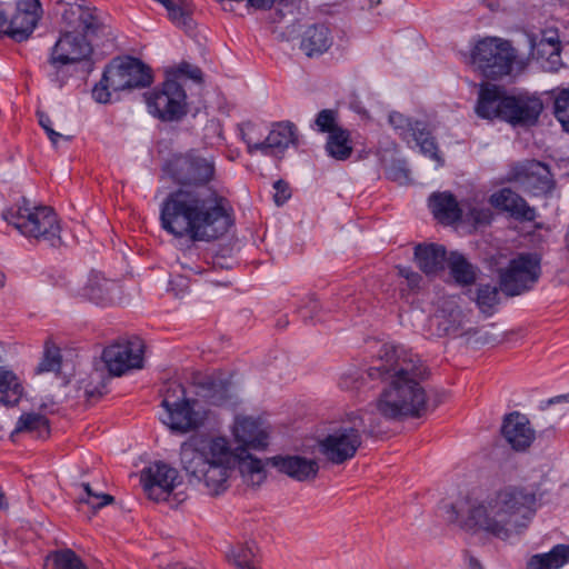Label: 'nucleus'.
<instances>
[{
	"mask_svg": "<svg viewBox=\"0 0 569 569\" xmlns=\"http://www.w3.org/2000/svg\"><path fill=\"white\" fill-rule=\"evenodd\" d=\"M388 121L395 133L409 148H418L423 156L437 161L438 166H443L445 160L440 154L437 139L426 121L407 117L398 111H391Z\"/></svg>",
	"mask_w": 569,
	"mask_h": 569,
	"instance_id": "f8f14e48",
	"label": "nucleus"
},
{
	"mask_svg": "<svg viewBox=\"0 0 569 569\" xmlns=\"http://www.w3.org/2000/svg\"><path fill=\"white\" fill-rule=\"evenodd\" d=\"M499 289L490 283L480 284L477 289V305L482 311L493 308L499 302Z\"/></svg>",
	"mask_w": 569,
	"mask_h": 569,
	"instance_id": "a19ab883",
	"label": "nucleus"
},
{
	"mask_svg": "<svg viewBox=\"0 0 569 569\" xmlns=\"http://www.w3.org/2000/svg\"><path fill=\"white\" fill-rule=\"evenodd\" d=\"M144 98L149 112L162 121H178L188 113L187 93L176 80L167 79Z\"/></svg>",
	"mask_w": 569,
	"mask_h": 569,
	"instance_id": "ddd939ff",
	"label": "nucleus"
},
{
	"mask_svg": "<svg viewBox=\"0 0 569 569\" xmlns=\"http://www.w3.org/2000/svg\"><path fill=\"white\" fill-rule=\"evenodd\" d=\"M8 22V13L0 9V36H6V23Z\"/></svg>",
	"mask_w": 569,
	"mask_h": 569,
	"instance_id": "13d9d810",
	"label": "nucleus"
},
{
	"mask_svg": "<svg viewBox=\"0 0 569 569\" xmlns=\"http://www.w3.org/2000/svg\"><path fill=\"white\" fill-rule=\"evenodd\" d=\"M8 224L14 227L26 238L44 241L50 247L61 244V227L56 211L48 206H31L24 197L1 213Z\"/></svg>",
	"mask_w": 569,
	"mask_h": 569,
	"instance_id": "423d86ee",
	"label": "nucleus"
},
{
	"mask_svg": "<svg viewBox=\"0 0 569 569\" xmlns=\"http://www.w3.org/2000/svg\"><path fill=\"white\" fill-rule=\"evenodd\" d=\"M490 204L499 211L507 212L519 222H532L538 217L535 207L510 188H501L489 197Z\"/></svg>",
	"mask_w": 569,
	"mask_h": 569,
	"instance_id": "412c9836",
	"label": "nucleus"
},
{
	"mask_svg": "<svg viewBox=\"0 0 569 569\" xmlns=\"http://www.w3.org/2000/svg\"><path fill=\"white\" fill-rule=\"evenodd\" d=\"M181 267L186 270L188 269L189 271H191L194 274H202L203 272H208V270H206V269H201L199 267L193 268L184 262H181Z\"/></svg>",
	"mask_w": 569,
	"mask_h": 569,
	"instance_id": "052dcab7",
	"label": "nucleus"
},
{
	"mask_svg": "<svg viewBox=\"0 0 569 569\" xmlns=\"http://www.w3.org/2000/svg\"><path fill=\"white\" fill-rule=\"evenodd\" d=\"M561 402H569V393L559 395V396L548 399L545 402H541V409H546L552 405H557V403H561Z\"/></svg>",
	"mask_w": 569,
	"mask_h": 569,
	"instance_id": "6e6d98bb",
	"label": "nucleus"
},
{
	"mask_svg": "<svg viewBox=\"0 0 569 569\" xmlns=\"http://www.w3.org/2000/svg\"><path fill=\"white\" fill-rule=\"evenodd\" d=\"M325 150L330 158L337 161L348 160L353 152L351 132L343 127L337 129L327 136Z\"/></svg>",
	"mask_w": 569,
	"mask_h": 569,
	"instance_id": "7c9ffc66",
	"label": "nucleus"
},
{
	"mask_svg": "<svg viewBox=\"0 0 569 569\" xmlns=\"http://www.w3.org/2000/svg\"><path fill=\"white\" fill-rule=\"evenodd\" d=\"M114 501V497L108 493H98L89 498H80V502L87 503L93 510L101 509L102 507L110 505Z\"/></svg>",
	"mask_w": 569,
	"mask_h": 569,
	"instance_id": "09e8293b",
	"label": "nucleus"
},
{
	"mask_svg": "<svg viewBox=\"0 0 569 569\" xmlns=\"http://www.w3.org/2000/svg\"><path fill=\"white\" fill-rule=\"evenodd\" d=\"M107 391L106 382L101 381L99 386H92V383H88L84 392L88 398H98L104 395Z\"/></svg>",
	"mask_w": 569,
	"mask_h": 569,
	"instance_id": "5fc2aeb1",
	"label": "nucleus"
},
{
	"mask_svg": "<svg viewBox=\"0 0 569 569\" xmlns=\"http://www.w3.org/2000/svg\"><path fill=\"white\" fill-rule=\"evenodd\" d=\"M561 6H569V0H558Z\"/></svg>",
	"mask_w": 569,
	"mask_h": 569,
	"instance_id": "69168bd1",
	"label": "nucleus"
},
{
	"mask_svg": "<svg viewBox=\"0 0 569 569\" xmlns=\"http://www.w3.org/2000/svg\"><path fill=\"white\" fill-rule=\"evenodd\" d=\"M178 72L187 78L196 81L202 80V71L199 67L192 66L188 62H181L178 67Z\"/></svg>",
	"mask_w": 569,
	"mask_h": 569,
	"instance_id": "864d4df0",
	"label": "nucleus"
},
{
	"mask_svg": "<svg viewBox=\"0 0 569 569\" xmlns=\"http://www.w3.org/2000/svg\"><path fill=\"white\" fill-rule=\"evenodd\" d=\"M501 433L516 451H525L535 440V430L527 416L513 411L508 413L501 426Z\"/></svg>",
	"mask_w": 569,
	"mask_h": 569,
	"instance_id": "4be33fe9",
	"label": "nucleus"
},
{
	"mask_svg": "<svg viewBox=\"0 0 569 569\" xmlns=\"http://www.w3.org/2000/svg\"><path fill=\"white\" fill-rule=\"evenodd\" d=\"M363 419L352 413L347 422L332 430L319 443L321 453L332 463L341 465L355 457L362 443Z\"/></svg>",
	"mask_w": 569,
	"mask_h": 569,
	"instance_id": "9b49d317",
	"label": "nucleus"
},
{
	"mask_svg": "<svg viewBox=\"0 0 569 569\" xmlns=\"http://www.w3.org/2000/svg\"><path fill=\"white\" fill-rule=\"evenodd\" d=\"M537 491L531 486L509 485L488 497L486 502L471 503L465 515L451 506L453 520L466 531H486L497 538L510 536L509 526L518 527V517L530 518L536 512Z\"/></svg>",
	"mask_w": 569,
	"mask_h": 569,
	"instance_id": "20e7f679",
	"label": "nucleus"
},
{
	"mask_svg": "<svg viewBox=\"0 0 569 569\" xmlns=\"http://www.w3.org/2000/svg\"><path fill=\"white\" fill-rule=\"evenodd\" d=\"M233 436L239 443L234 450L223 437L192 436L180 447V461L190 478L202 482L211 495L227 490L232 469L238 466L243 477L260 485L266 472L262 461L249 449L264 450L268 433L259 419L238 417Z\"/></svg>",
	"mask_w": 569,
	"mask_h": 569,
	"instance_id": "f257e3e1",
	"label": "nucleus"
},
{
	"mask_svg": "<svg viewBox=\"0 0 569 569\" xmlns=\"http://www.w3.org/2000/svg\"><path fill=\"white\" fill-rule=\"evenodd\" d=\"M37 117L39 124L47 132L50 128H52V121L50 117L43 111H37Z\"/></svg>",
	"mask_w": 569,
	"mask_h": 569,
	"instance_id": "4d7b16f0",
	"label": "nucleus"
},
{
	"mask_svg": "<svg viewBox=\"0 0 569 569\" xmlns=\"http://www.w3.org/2000/svg\"><path fill=\"white\" fill-rule=\"evenodd\" d=\"M273 189L276 190L273 199L277 206H282L291 197L289 184L282 179L273 183Z\"/></svg>",
	"mask_w": 569,
	"mask_h": 569,
	"instance_id": "8fccbe9b",
	"label": "nucleus"
},
{
	"mask_svg": "<svg viewBox=\"0 0 569 569\" xmlns=\"http://www.w3.org/2000/svg\"><path fill=\"white\" fill-rule=\"evenodd\" d=\"M370 380L388 381L376 402L387 420L420 418L427 410V392L422 382L429 377L428 366L411 350L400 345L383 343L379 365L365 372Z\"/></svg>",
	"mask_w": 569,
	"mask_h": 569,
	"instance_id": "f03ea898",
	"label": "nucleus"
},
{
	"mask_svg": "<svg viewBox=\"0 0 569 569\" xmlns=\"http://www.w3.org/2000/svg\"><path fill=\"white\" fill-rule=\"evenodd\" d=\"M267 465L297 481L313 479L319 471V466L313 459L301 456H273L267 459Z\"/></svg>",
	"mask_w": 569,
	"mask_h": 569,
	"instance_id": "5701e85b",
	"label": "nucleus"
},
{
	"mask_svg": "<svg viewBox=\"0 0 569 569\" xmlns=\"http://www.w3.org/2000/svg\"><path fill=\"white\" fill-rule=\"evenodd\" d=\"M118 289L119 286L114 281L106 279L98 272H91L80 293L97 306L108 307L113 305L114 292Z\"/></svg>",
	"mask_w": 569,
	"mask_h": 569,
	"instance_id": "bb28decb",
	"label": "nucleus"
},
{
	"mask_svg": "<svg viewBox=\"0 0 569 569\" xmlns=\"http://www.w3.org/2000/svg\"><path fill=\"white\" fill-rule=\"evenodd\" d=\"M48 138L50 141L56 146L58 141L62 138V134L54 131L53 128H50L47 132Z\"/></svg>",
	"mask_w": 569,
	"mask_h": 569,
	"instance_id": "bf43d9fd",
	"label": "nucleus"
},
{
	"mask_svg": "<svg viewBox=\"0 0 569 569\" xmlns=\"http://www.w3.org/2000/svg\"><path fill=\"white\" fill-rule=\"evenodd\" d=\"M169 19L179 27H190L191 16L189 10L181 3L174 2L168 10Z\"/></svg>",
	"mask_w": 569,
	"mask_h": 569,
	"instance_id": "a18cd8bd",
	"label": "nucleus"
},
{
	"mask_svg": "<svg viewBox=\"0 0 569 569\" xmlns=\"http://www.w3.org/2000/svg\"><path fill=\"white\" fill-rule=\"evenodd\" d=\"M163 172L179 187L189 189L213 188L216 177L212 158L203 157L199 150L172 154L162 167Z\"/></svg>",
	"mask_w": 569,
	"mask_h": 569,
	"instance_id": "6e6552de",
	"label": "nucleus"
},
{
	"mask_svg": "<svg viewBox=\"0 0 569 569\" xmlns=\"http://www.w3.org/2000/svg\"><path fill=\"white\" fill-rule=\"evenodd\" d=\"M429 208L433 217L443 224H455L462 219L463 211L450 191L433 192L429 197Z\"/></svg>",
	"mask_w": 569,
	"mask_h": 569,
	"instance_id": "cd10ccee",
	"label": "nucleus"
},
{
	"mask_svg": "<svg viewBox=\"0 0 569 569\" xmlns=\"http://www.w3.org/2000/svg\"><path fill=\"white\" fill-rule=\"evenodd\" d=\"M388 178L395 181H405L409 177V170L405 162L392 163L387 170Z\"/></svg>",
	"mask_w": 569,
	"mask_h": 569,
	"instance_id": "3c124183",
	"label": "nucleus"
},
{
	"mask_svg": "<svg viewBox=\"0 0 569 569\" xmlns=\"http://www.w3.org/2000/svg\"><path fill=\"white\" fill-rule=\"evenodd\" d=\"M8 507H9V505L6 499V493L2 490V488L0 487V510H7Z\"/></svg>",
	"mask_w": 569,
	"mask_h": 569,
	"instance_id": "e2e57ef3",
	"label": "nucleus"
},
{
	"mask_svg": "<svg viewBox=\"0 0 569 569\" xmlns=\"http://www.w3.org/2000/svg\"><path fill=\"white\" fill-rule=\"evenodd\" d=\"M3 286V274L0 273V287Z\"/></svg>",
	"mask_w": 569,
	"mask_h": 569,
	"instance_id": "338daca9",
	"label": "nucleus"
},
{
	"mask_svg": "<svg viewBox=\"0 0 569 569\" xmlns=\"http://www.w3.org/2000/svg\"><path fill=\"white\" fill-rule=\"evenodd\" d=\"M8 13L6 37L22 42L32 34L41 17L39 0H18L13 7L4 9Z\"/></svg>",
	"mask_w": 569,
	"mask_h": 569,
	"instance_id": "f3484780",
	"label": "nucleus"
},
{
	"mask_svg": "<svg viewBox=\"0 0 569 569\" xmlns=\"http://www.w3.org/2000/svg\"><path fill=\"white\" fill-rule=\"evenodd\" d=\"M333 43V36L326 23H313L301 36L300 49L309 58L327 52Z\"/></svg>",
	"mask_w": 569,
	"mask_h": 569,
	"instance_id": "a878e982",
	"label": "nucleus"
},
{
	"mask_svg": "<svg viewBox=\"0 0 569 569\" xmlns=\"http://www.w3.org/2000/svg\"><path fill=\"white\" fill-rule=\"evenodd\" d=\"M92 40L89 37L64 30L54 46L51 48L53 61L60 63L86 62L88 70L92 68L91 56L93 53Z\"/></svg>",
	"mask_w": 569,
	"mask_h": 569,
	"instance_id": "6ab92c4d",
	"label": "nucleus"
},
{
	"mask_svg": "<svg viewBox=\"0 0 569 569\" xmlns=\"http://www.w3.org/2000/svg\"><path fill=\"white\" fill-rule=\"evenodd\" d=\"M72 63H60L53 61V54L50 53V57L47 62V67L49 68L47 71V76L49 80L57 86L59 89L63 88V86L68 82L71 77V72L69 67Z\"/></svg>",
	"mask_w": 569,
	"mask_h": 569,
	"instance_id": "58836bf2",
	"label": "nucleus"
},
{
	"mask_svg": "<svg viewBox=\"0 0 569 569\" xmlns=\"http://www.w3.org/2000/svg\"><path fill=\"white\" fill-rule=\"evenodd\" d=\"M152 70L139 58L126 56L116 58L106 66L102 77L92 89V98L99 103L111 101V91L118 92L150 87Z\"/></svg>",
	"mask_w": 569,
	"mask_h": 569,
	"instance_id": "0eeeda50",
	"label": "nucleus"
},
{
	"mask_svg": "<svg viewBox=\"0 0 569 569\" xmlns=\"http://www.w3.org/2000/svg\"><path fill=\"white\" fill-rule=\"evenodd\" d=\"M438 329L446 336H459L462 329L460 311L450 312L449 318H443L441 321H439Z\"/></svg>",
	"mask_w": 569,
	"mask_h": 569,
	"instance_id": "c03bdc74",
	"label": "nucleus"
},
{
	"mask_svg": "<svg viewBox=\"0 0 569 569\" xmlns=\"http://www.w3.org/2000/svg\"><path fill=\"white\" fill-rule=\"evenodd\" d=\"M413 259L426 276H436L446 268L447 250L438 243H418L415 247Z\"/></svg>",
	"mask_w": 569,
	"mask_h": 569,
	"instance_id": "b1692460",
	"label": "nucleus"
},
{
	"mask_svg": "<svg viewBox=\"0 0 569 569\" xmlns=\"http://www.w3.org/2000/svg\"><path fill=\"white\" fill-rule=\"evenodd\" d=\"M194 400L186 397V390L182 385L170 386L161 401L166 409V423L172 431L186 433L198 429L203 423V419L194 410Z\"/></svg>",
	"mask_w": 569,
	"mask_h": 569,
	"instance_id": "4468645a",
	"label": "nucleus"
},
{
	"mask_svg": "<svg viewBox=\"0 0 569 569\" xmlns=\"http://www.w3.org/2000/svg\"><path fill=\"white\" fill-rule=\"evenodd\" d=\"M16 432H28L39 439H46L50 435V425L46 416L37 412H26L17 421Z\"/></svg>",
	"mask_w": 569,
	"mask_h": 569,
	"instance_id": "473e14b6",
	"label": "nucleus"
},
{
	"mask_svg": "<svg viewBox=\"0 0 569 569\" xmlns=\"http://www.w3.org/2000/svg\"><path fill=\"white\" fill-rule=\"evenodd\" d=\"M144 343L140 338L119 339L107 346L101 359L111 376L120 377L143 367Z\"/></svg>",
	"mask_w": 569,
	"mask_h": 569,
	"instance_id": "2eb2a0df",
	"label": "nucleus"
},
{
	"mask_svg": "<svg viewBox=\"0 0 569 569\" xmlns=\"http://www.w3.org/2000/svg\"><path fill=\"white\" fill-rule=\"evenodd\" d=\"M467 219L475 226H487L491 223L493 214L489 208L472 207L467 213Z\"/></svg>",
	"mask_w": 569,
	"mask_h": 569,
	"instance_id": "de8ad7c7",
	"label": "nucleus"
},
{
	"mask_svg": "<svg viewBox=\"0 0 569 569\" xmlns=\"http://www.w3.org/2000/svg\"><path fill=\"white\" fill-rule=\"evenodd\" d=\"M339 113L335 109H322L320 110L310 124V128L318 133H330L335 132L337 129L341 128L338 123Z\"/></svg>",
	"mask_w": 569,
	"mask_h": 569,
	"instance_id": "e433bc0d",
	"label": "nucleus"
},
{
	"mask_svg": "<svg viewBox=\"0 0 569 569\" xmlns=\"http://www.w3.org/2000/svg\"><path fill=\"white\" fill-rule=\"evenodd\" d=\"M64 30L94 39L104 33L99 10L84 1L66 3L61 13Z\"/></svg>",
	"mask_w": 569,
	"mask_h": 569,
	"instance_id": "dca6fc26",
	"label": "nucleus"
},
{
	"mask_svg": "<svg viewBox=\"0 0 569 569\" xmlns=\"http://www.w3.org/2000/svg\"><path fill=\"white\" fill-rule=\"evenodd\" d=\"M298 146L297 127L291 121H279L272 124L269 134L260 143L266 148L267 156L282 154L289 146Z\"/></svg>",
	"mask_w": 569,
	"mask_h": 569,
	"instance_id": "393cba45",
	"label": "nucleus"
},
{
	"mask_svg": "<svg viewBox=\"0 0 569 569\" xmlns=\"http://www.w3.org/2000/svg\"><path fill=\"white\" fill-rule=\"evenodd\" d=\"M203 397L214 406L224 403L229 398V383L221 379L207 378L202 383Z\"/></svg>",
	"mask_w": 569,
	"mask_h": 569,
	"instance_id": "c9c22d12",
	"label": "nucleus"
},
{
	"mask_svg": "<svg viewBox=\"0 0 569 569\" xmlns=\"http://www.w3.org/2000/svg\"><path fill=\"white\" fill-rule=\"evenodd\" d=\"M241 136L247 144L249 153L260 151L262 154L267 156L266 148L259 146L260 143H263V139H261L260 127L258 124L247 122L244 128L241 130Z\"/></svg>",
	"mask_w": 569,
	"mask_h": 569,
	"instance_id": "ea45409f",
	"label": "nucleus"
},
{
	"mask_svg": "<svg viewBox=\"0 0 569 569\" xmlns=\"http://www.w3.org/2000/svg\"><path fill=\"white\" fill-rule=\"evenodd\" d=\"M82 488H83V491H84V496H82L81 498H89L93 495H98L97 492H94L90 485L89 483H82Z\"/></svg>",
	"mask_w": 569,
	"mask_h": 569,
	"instance_id": "0e129e2a",
	"label": "nucleus"
},
{
	"mask_svg": "<svg viewBox=\"0 0 569 569\" xmlns=\"http://www.w3.org/2000/svg\"><path fill=\"white\" fill-rule=\"evenodd\" d=\"M321 306L316 298H310L308 303L300 308L299 312L305 322L323 321L325 318L320 315Z\"/></svg>",
	"mask_w": 569,
	"mask_h": 569,
	"instance_id": "49530a36",
	"label": "nucleus"
},
{
	"mask_svg": "<svg viewBox=\"0 0 569 569\" xmlns=\"http://www.w3.org/2000/svg\"><path fill=\"white\" fill-rule=\"evenodd\" d=\"M160 226L178 239L212 242L234 224L233 208L216 188L171 190L160 204Z\"/></svg>",
	"mask_w": 569,
	"mask_h": 569,
	"instance_id": "7ed1b4c3",
	"label": "nucleus"
},
{
	"mask_svg": "<svg viewBox=\"0 0 569 569\" xmlns=\"http://www.w3.org/2000/svg\"><path fill=\"white\" fill-rule=\"evenodd\" d=\"M509 180L533 193L548 192L553 187L549 166L538 160H526L509 171Z\"/></svg>",
	"mask_w": 569,
	"mask_h": 569,
	"instance_id": "aec40b11",
	"label": "nucleus"
},
{
	"mask_svg": "<svg viewBox=\"0 0 569 569\" xmlns=\"http://www.w3.org/2000/svg\"><path fill=\"white\" fill-rule=\"evenodd\" d=\"M140 482L150 499L167 500L180 483L179 472L163 461H154L141 471Z\"/></svg>",
	"mask_w": 569,
	"mask_h": 569,
	"instance_id": "a211bd4d",
	"label": "nucleus"
},
{
	"mask_svg": "<svg viewBox=\"0 0 569 569\" xmlns=\"http://www.w3.org/2000/svg\"><path fill=\"white\" fill-rule=\"evenodd\" d=\"M500 290L509 296H520L531 290L541 277V256L520 252L498 270Z\"/></svg>",
	"mask_w": 569,
	"mask_h": 569,
	"instance_id": "9d476101",
	"label": "nucleus"
},
{
	"mask_svg": "<svg viewBox=\"0 0 569 569\" xmlns=\"http://www.w3.org/2000/svg\"><path fill=\"white\" fill-rule=\"evenodd\" d=\"M569 563V545L558 543L550 551L530 557L527 569H560Z\"/></svg>",
	"mask_w": 569,
	"mask_h": 569,
	"instance_id": "c756f323",
	"label": "nucleus"
},
{
	"mask_svg": "<svg viewBox=\"0 0 569 569\" xmlns=\"http://www.w3.org/2000/svg\"><path fill=\"white\" fill-rule=\"evenodd\" d=\"M449 271L455 282L466 287L475 283L476 271L472 264L460 253L452 252L449 258Z\"/></svg>",
	"mask_w": 569,
	"mask_h": 569,
	"instance_id": "72a5a7b5",
	"label": "nucleus"
},
{
	"mask_svg": "<svg viewBox=\"0 0 569 569\" xmlns=\"http://www.w3.org/2000/svg\"><path fill=\"white\" fill-rule=\"evenodd\" d=\"M561 42L557 36L542 37L538 42H531V56L545 60L549 71L557 72L561 66Z\"/></svg>",
	"mask_w": 569,
	"mask_h": 569,
	"instance_id": "c85d7f7f",
	"label": "nucleus"
},
{
	"mask_svg": "<svg viewBox=\"0 0 569 569\" xmlns=\"http://www.w3.org/2000/svg\"><path fill=\"white\" fill-rule=\"evenodd\" d=\"M62 357L60 349L54 346H46L43 356L36 368V373L59 372L61 369Z\"/></svg>",
	"mask_w": 569,
	"mask_h": 569,
	"instance_id": "4c0bfd02",
	"label": "nucleus"
},
{
	"mask_svg": "<svg viewBox=\"0 0 569 569\" xmlns=\"http://www.w3.org/2000/svg\"><path fill=\"white\" fill-rule=\"evenodd\" d=\"M542 110L543 103L539 97L490 82L480 84L475 107L479 118L499 119L512 126H535Z\"/></svg>",
	"mask_w": 569,
	"mask_h": 569,
	"instance_id": "39448f33",
	"label": "nucleus"
},
{
	"mask_svg": "<svg viewBox=\"0 0 569 569\" xmlns=\"http://www.w3.org/2000/svg\"><path fill=\"white\" fill-rule=\"evenodd\" d=\"M365 380L363 373L359 375L358 372L349 373L340 379V387L342 389H360L362 387V381Z\"/></svg>",
	"mask_w": 569,
	"mask_h": 569,
	"instance_id": "603ef678",
	"label": "nucleus"
},
{
	"mask_svg": "<svg viewBox=\"0 0 569 569\" xmlns=\"http://www.w3.org/2000/svg\"><path fill=\"white\" fill-rule=\"evenodd\" d=\"M43 569H89L83 560L70 548L50 551L43 562Z\"/></svg>",
	"mask_w": 569,
	"mask_h": 569,
	"instance_id": "2f4dec72",
	"label": "nucleus"
},
{
	"mask_svg": "<svg viewBox=\"0 0 569 569\" xmlns=\"http://www.w3.org/2000/svg\"><path fill=\"white\" fill-rule=\"evenodd\" d=\"M398 274L406 279L408 289L401 288L400 295L405 297L408 292H416L420 289L422 276L410 267L397 266Z\"/></svg>",
	"mask_w": 569,
	"mask_h": 569,
	"instance_id": "37998d69",
	"label": "nucleus"
},
{
	"mask_svg": "<svg viewBox=\"0 0 569 569\" xmlns=\"http://www.w3.org/2000/svg\"><path fill=\"white\" fill-rule=\"evenodd\" d=\"M555 116L565 131L569 132V89L562 90L555 100Z\"/></svg>",
	"mask_w": 569,
	"mask_h": 569,
	"instance_id": "79ce46f5",
	"label": "nucleus"
},
{
	"mask_svg": "<svg viewBox=\"0 0 569 569\" xmlns=\"http://www.w3.org/2000/svg\"><path fill=\"white\" fill-rule=\"evenodd\" d=\"M481 2L492 11L499 8V0H481Z\"/></svg>",
	"mask_w": 569,
	"mask_h": 569,
	"instance_id": "680f3d73",
	"label": "nucleus"
},
{
	"mask_svg": "<svg viewBox=\"0 0 569 569\" xmlns=\"http://www.w3.org/2000/svg\"><path fill=\"white\" fill-rule=\"evenodd\" d=\"M228 561L237 569H257L253 543L247 542L231 548Z\"/></svg>",
	"mask_w": 569,
	"mask_h": 569,
	"instance_id": "f704fd0d",
	"label": "nucleus"
},
{
	"mask_svg": "<svg viewBox=\"0 0 569 569\" xmlns=\"http://www.w3.org/2000/svg\"><path fill=\"white\" fill-rule=\"evenodd\" d=\"M517 51L511 42L498 37L478 40L471 51V62L487 79H501L511 74Z\"/></svg>",
	"mask_w": 569,
	"mask_h": 569,
	"instance_id": "1a4fd4ad",
	"label": "nucleus"
}]
</instances>
